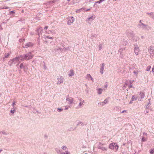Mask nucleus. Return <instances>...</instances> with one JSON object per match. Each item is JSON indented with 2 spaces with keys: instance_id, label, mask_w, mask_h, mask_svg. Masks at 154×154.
<instances>
[{
  "instance_id": "f257e3e1",
  "label": "nucleus",
  "mask_w": 154,
  "mask_h": 154,
  "mask_svg": "<svg viewBox=\"0 0 154 154\" xmlns=\"http://www.w3.org/2000/svg\"><path fill=\"white\" fill-rule=\"evenodd\" d=\"M32 56L30 53L28 55H26L24 57H18L15 58L13 59L11 61H9V64L11 65L13 63H15L16 62H18L20 63L21 61L26 60H28L29 59H31L32 57Z\"/></svg>"
},
{
  "instance_id": "f03ea898",
  "label": "nucleus",
  "mask_w": 154,
  "mask_h": 154,
  "mask_svg": "<svg viewBox=\"0 0 154 154\" xmlns=\"http://www.w3.org/2000/svg\"><path fill=\"white\" fill-rule=\"evenodd\" d=\"M109 148L115 151H116L119 148V146L115 143H110L109 146Z\"/></svg>"
},
{
  "instance_id": "7ed1b4c3",
  "label": "nucleus",
  "mask_w": 154,
  "mask_h": 154,
  "mask_svg": "<svg viewBox=\"0 0 154 154\" xmlns=\"http://www.w3.org/2000/svg\"><path fill=\"white\" fill-rule=\"evenodd\" d=\"M75 20L74 18L73 17H69L67 20V24L68 25H70L71 23H73Z\"/></svg>"
},
{
  "instance_id": "20e7f679",
  "label": "nucleus",
  "mask_w": 154,
  "mask_h": 154,
  "mask_svg": "<svg viewBox=\"0 0 154 154\" xmlns=\"http://www.w3.org/2000/svg\"><path fill=\"white\" fill-rule=\"evenodd\" d=\"M149 52L151 55H152L154 54V48L153 46L150 47L149 49Z\"/></svg>"
},
{
  "instance_id": "39448f33",
  "label": "nucleus",
  "mask_w": 154,
  "mask_h": 154,
  "mask_svg": "<svg viewBox=\"0 0 154 154\" xmlns=\"http://www.w3.org/2000/svg\"><path fill=\"white\" fill-rule=\"evenodd\" d=\"M58 81L57 82V84H60L63 82V79L61 77H60V78H58Z\"/></svg>"
},
{
  "instance_id": "423d86ee",
  "label": "nucleus",
  "mask_w": 154,
  "mask_h": 154,
  "mask_svg": "<svg viewBox=\"0 0 154 154\" xmlns=\"http://www.w3.org/2000/svg\"><path fill=\"white\" fill-rule=\"evenodd\" d=\"M32 45L31 43H27L24 45L23 47L24 48H27L29 46H31Z\"/></svg>"
},
{
  "instance_id": "0eeeda50",
  "label": "nucleus",
  "mask_w": 154,
  "mask_h": 154,
  "mask_svg": "<svg viewBox=\"0 0 154 154\" xmlns=\"http://www.w3.org/2000/svg\"><path fill=\"white\" fill-rule=\"evenodd\" d=\"M67 100L70 102V104L72 103L73 101V99L72 98H67Z\"/></svg>"
},
{
  "instance_id": "6e6552de",
  "label": "nucleus",
  "mask_w": 154,
  "mask_h": 154,
  "mask_svg": "<svg viewBox=\"0 0 154 154\" xmlns=\"http://www.w3.org/2000/svg\"><path fill=\"white\" fill-rule=\"evenodd\" d=\"M137 99V96L134 95L132 96L131 100L132 101L136 100Z\"/></svg>"
},
{
  "instance_id": "1a4fd4ad",
  "label": "nucleus",
  "mask_w": 154,
  "mask_h": 154,
  "mask_svg": "<svg viewBox=\"0 0 154 154\" xmlns=\"http://www.w3.org/2000/svg\"><path fill=\"white\" fill-rule=\"evenodd\" d=\"M74 72L73 70H71L70 71V73L69 74V75L70 76H72L74 75Z\"/></svg>"
},
{
  "instance_id": "9d476101",
  "label": "nucleus",
  "mask_w": 154,
  "mask_h": 154,
  "mask_svg": "<svg viewBox=\"0 0 154 154\" xmlns=\"http://www.w3.org/2000/svg\"><path fill=\"white\" fill-rule=\"evenodd\" d=\"M140 95L141 97V98H143L144 97L145 95L144 93L143 92H140Z\"/></svg>"
},
{
  "instance_id": "9b49d317",
  "label": "nucleus",
  "mask_w": 154,
  "mask_h": 154,
  "mask_svg": "<svg viewBox=\"0 0 154 154\" xmlns=\"http://www.w3.org/2000/svg\"><path fill=\"white\" fill-rule=\"evenodd\" d=\"M103 91V90L101 88H99L98 90V93L99 94H101Z\"/></svg>"
},
{
  "instance_id": "f8f14e48",
  "label": "nucleus",
  "mask_w": 154,
  "mask_h": 154,
  "mask_svg": "<svg viewBox=\"0 0 154 154\" xmlns=\"http://www.w3.org/2000/svg\"><path fill=\"white\" fill-rule=\"evenodd\" d=\"M98 105L99 106H102L104 105V103L103 102H101L100 103H98Z\"/></svg>"
},
{
  "instance_id": "ddd939ff",
  "label": "nucleus",
  "mask_w": 154,
  "mask_h": 154,
  "mask_svg": "<svg viewBox=\"0 0 154 154\" xmlns=\"http://www.w3.org/2000/svg\"><path fill=\"white\" fill-rule=\"evenodd\" d=\"M104 68L103 67H101L100 69V72L102 74L103 73V71L104 70Z\"/></svg>"
},
{
  "instance_id": "4468645a",
  "label": "nucleus",
  "mask_w": 154,
  "mask_h": 154,
  "mask_svg": "<svg viewBox=\"0 0 154 154\" xmlns=\"http://www.w3.org/2000/svg\"><path fill=\"white\" fill-rule=\"evenodd\" d=\"M104 104L107 103L108 102V100L107 99H106L104 100V102H103Z\"/></svg>"
},
{
  "instance_id": "2eb2a0df",
  "label": "nucleus",
  "mask_w": 154,
  "mask_h": 154,
  "mask_svg": "<svg viewBox=\"0 0 154 154\" xmlns=\"http://www.w3.org/2000/svg\"><path fill=\"white\" fill-rule=\"evenodd\" d=\"M95 17L93 16H92L90 17H89L88 18V20H90L91 19L92 20H93L94 19Z\"/></svg>"
},
{
  "instance_id": "dca6fc26",
  "label": "nucleus",
  "mask_w": 154,
  "mask_h": 154,
  "mask_svg": "<svg viewBox=\"0 0 154 154\" xmlns=\"http://www.w3.org/2000/svg\"><path fill=\"white\" fill-rule=\"evenodd\" d=\"M142 141H145L146 140V138H145L144 137H143L142 138Z\"/></svg>"
},
{
  "instance_id": "f3484780",
  "label": "nucleus",
  "mask_w": 154,
  "mask_h": 154,
  "mask_svg": "<svg viewBox=\"0 0 154 154\" xmlns=\"http://www.w3.org/2000/svg\"><path fill=\"white\" fill-rule=\"evenodd\" d=\"M150 69V66H148L146 69V70L147 71H149V69Z\"/></svg>"
},
{
  "instance_id": "a211bd4d",
  "label": "nucleus",
  "mask_w": 154,
  "mask_h": 154,
  "mask_svg": "<svg viewBox=\"0 0 154 154\" xmlns=\"http://www.w3.org/2000/svg\"><path fill=\"white\" fill-rule=\"evenodd\" d=\"M133 73H134V74H136V76H137V74H138V71H134V72H133Z\"/></svg>"
},
{
  "instance_id": "6ab92c4d",
  "label": "nucleus",
  "mask_w": 154,
  "mask_h": 154,
  "mask_svg": "<svg viewBox=\"0 0 154 154\" xmlns=\"http://www.w3.org/2000/svg\"><path fill=\"white\" fill-rule=\"evenodd\" d=\"M40 30V31H41L40 32L41 33V31L42 30V27H40L39 28V29H38V30Z\"/></svg>"
},
{
  "instance_id": "aec40b11",
  "label": "nucleus",
  "mask_w": 154,
  "mask_h": 154,
  "mask_svg": "<svg viewBox=\"0 0 154 154\" xmlns=\"http://www.w3.org/2000/svg\"><path fill=\"white\" fill-rule=\"evenodd\" d=\"M67 147L65 146H63L62 147V149L63 150H65L66 149Z\"/></svg>"
},
{
  "instance_id": "412c9836",
  "label": "nucleus",
  "mask_w": 154,
  "mask_h": 154,
  "mask_svg": "<svg viewBox=\"0 0 154 154\" xmlns=\"http://www.w3.org/2000/svg\"><path fill=\"white\" fill-rule=\"evenodd\" d=\"M23 63H21V64H20V68H23Z\"/></svg>"
},
{
  "instance_id": "4be33fe9",
  "label": "nucleus",
  "mask_w": 154,
  "mask_h": 154,
  "mask_svg": "<svg viewBox=\"0 0 154 154\" xmlns=\"http://www.w3.org/2000/svg\"><path fill=\"white\" fill-rule=\"evenodd\" d=\"M9 56V54H5V57H8Z\"/></svg>"
},
{
  "instance_id": "5701e85b",
  "label": "nucleus",
  "mask_w": 154,
  "mask_h": 154,
  "mask_svg": "<svg viewBox=\"0 0 154 154\" xmlns=\"http://www.w3.org/2000/svg\"><path fill=\"white\" fill-rule=\"evenodd\" d=\"M15 111V110L14 109L13 110H11V113H14V112Z\"/></svg>"
},
{
  "instance_id": "b1692460",
  "label": "nucleus",
  "mask_w": 154,
  "mask_h": 154,
  "mask_svg": "<svg viewBox=\"0 0 154 154\" xmlns=\"http://www.w3.org/2000/svg\"><path fill=\"white\" fill-rule=\"evenodd\" d=\"M46 38H49L50 39H52V37H48V36H47V37Z\"/></svg>"
},
{
  "instance_id": "393cba45",
  "label": "nucleus",
  "mask_w": 154,
  "mask_h": 154,
  "mask_svg": "<svg viewBox=\"0 0 154 154\" xmlns=\"http://www.w3.org/2000/svg\"><path fill=\"white\" fill-rule=\"evenodd\" d=\"M107 86H108V85H107V83H106V84H105V88H107Z\"/></svg>"
},
{
  "instance_id": "a878e982",
  "label": "nucleus",
  "mask_w": 154,
  "mask_h": 154,
  "mask_svg": "<svg viewBox=\"0 0 154 154\" xmlns=\"http://www.w3.org/2000/svg\"><path fill=\"white\" fill-rule=\"evenodd\" d=\"M96 2L97 3H100L101 2L100 1V0L99 1H98L97 2Z\"/></svg>"
},
{
  "instance_id": "bb28decb",
  "label": "nucleus",
  "mask_w": 154,
  "mask_h": 154,
  "mask_svg": "<svg viewBox=\"0 0 154 154\" xmlns=\"http://www.w3.org/2000/svg\"><path fill=\"white\" fill-rule=\"evenodd\" d=\"M48 28V26H45V28H44V29L45 30H47Z\"/></svg>"
},
{
  "instance_id": "cd10ccee",
  "label": "nucleus",
  "mask_w": 154,
  "mask_h": 154,
  "mask_svg": "<svg viewBox=\"0 0 154 154\" xmlns=\"http://www.w3.org/2000/svg\"><path fill=\"white\" fill-rule=\"evenodd\" d=\"M88 75H89V76L90 77V78H91V79L92 80H93V79H92V77H91V76L89 74H88Z\"/></svg>"
},
{
  "instance_id": "c85d7f7f",
  "label": "nucleus",
  "mask_w": 154,
  "mask_h": 154,
  "mask_svg": "<svg viewBox=\"0 0 154 154\" xmlns=\"http://www.w3.org/2000/svg\"><path fill=\"white\" fill-rule=\"evenodd\" d=\"M104 63H103L102 65V66L101 67H103L104 68Z\"/></svg>"
},
{
  "instance_id": "c756f323",
  "label": "nucleus",
  "mask_w": 154,
  "mask_h": 154,
  "mask_svg": "<svg viewBox=\"0 0 154 154\" xmlns=\"http://www.w3.org/2000/svg\"><path fill=\"white\" fill-rule=\"evenodd\" d=\"M57 110H60V111L62 110V109H59V108L57 109Z\"/></svg>"
},
{
  "instance_id": "7c9ffc66",
  "label": "nucleus",
  "mask_w": 154,
  "mask_h": 154,
  "mask_svg": "<svg viewBox=\"0 0 154 154\" xmlns=\"http://www.w3.org/2000/svg\"><path fill=\"white\" fill-rule=\"evenodd\" d=\"M126 112V110H124L123 111H122V113H124V112Z\"/></svg>"
},
{
  "instance_id": "2f4dec72",
  "label": "nucleus",
  "mask_w": 154,
  "mask_h": 154,
  "mask_svg": "<svg viewBox=\"0 0 154 154\" xmlns=\"http://www.w3.org/2000/svg\"><path fill=\"white\" fill-rule=\"evenodd\" d=\"M15 105V102H14L13 104H12V105L13 106H14V105Z\"/></svg>"
},
{
  "instance_id": "473e14b6",
  "label": "nucleus",
  "mask_w": 154,
  "mask_h": 154,
  "mask_svg": "<svg viewBox=\"0 0 154 154\" xmlns=\"http://www.w3.org/2000/svg\"><path fill=\"white\" fill-rule=\"evenodd\" d=\"M66 153L67 154H70L69 152H68V151L66 152Z\"/></svg>"
},
{
  "instance_id": "72a5a7b5",
  "label": "nucleus",
  "mask_w": 154,
  "mask_h": 154,
  "mask_svg": "<svg viewBox=\"0 0 154 154\" xmlns=\"http://www.w3.org/2000/svg\"><path fill=\"white\" fill-rule=\"evenodd\" d=\"M90 9H87V10H86V11H88L89 10H90Z\"/></svg>"
},
{
  "instance_id": "f704fd0d",
  "label": "nucleus",
  "mask_w": 154,
  "mask_h": 154,
  "mask_svg": "<svg viewBox=\"0 0 154 154\" xmlns=\"http://www.w3.org/2000/svg\"><path fill=\"white\" fill-rule=\"evenodd\" d=\"M136 49L135 50H134V52L136 54Z\"/></svg>"
},
{
  "instance_id": "c9c22d12",
  "label": "nucleus",
  "mask_w": 154,
  "mask_h": 154,
  "mask_svg": "<svg viewBox=\"0 0 154 154\" xmlns=\"http://www.w3.org/2000/svg\"><path fill=\"white\" fill-rule=\"evenodd\" d=\"M101 2H102L103 1H104L105 0H100Z\"/></svg>"
},
{
  "instance_id": "e433bc0d",
  "label": "nucleus",
  "mask_w": 154,
  "mask_h": 154,
  "mask_svg": "<svg viewBox=\"0 0 154 154\" xmlns=\"http://www.w3.org/2000/svg\"><path fill=\"white\" fill-rule=\"evenodd\" d=\"M11 12L12 13H14V12L13 11H12Z\"/></svg>"
},
{
  "instance_id": "4c0bfd02",
  "label": "nucleus",
  "mask_w": 154,
  "mask_h": 154,
  "mask_svg": "<svg viewBox=\"0 0 154 154\" xmlns=\"http://www.w3.org/2000/svg\"><path fill=\"white\" fill-rule=\"evenodd\" d=\"M151 153H153V151H151Z\"/></svg>"
},
{
  "instance_id": "58836bf2",
  "label": "nucleus",
  "mask_w": 154,
  "mask_h": 154,
  "mask_svg": "<svg viewBox=\"0 0 154 154\" xmlns=\"http://www.w3.org/2000/svg\"><path fill=\"white\" fill-rule=\"evenodd\" d=\"M146 135V134H143V135Z\"/></svg>"
},
{
  "instance_id": "ea45409f",
  "label": "nucleus",
  "mask_w": 154,
  "mask_h": 154,
  "mask_svg": "<svg viewBox=\"0 0 154 154\" xmlns=\"http://www.w3.org/2000/svg\"><path fill=\"white\" fill-rule=\"evenodd\" d=\"M153 69H154V68H153V67L152 68V71L153 70Z\"/></svg>"
},
{
  "instance_id": "a19ab883",
  "label": "nucleus",
  "mask_w": 154,
  "mask_h": 154,
  "mask_svg": "<svg viewBox=\"0 0 154 154\" xmlns=\"http://www.w3.org/2000/svg\"><path fill=\"white\" fill-rule=\"evenodd\" d=\"M84 9V8H81V9Z\"/></svg>"
},
{
  "instance_id": "79ce46f5",
  "label": "nucleus",
  "mask_w": 154,
  "mask_h": 154,
  "mask_svg": "<svg viewBox=\"0 0 154 154\" xmlns=\"http://www.w3.org/2000/svg\"><path fill=\"white\" fill-rule=\"evenodd\" d=\"M67 1H70V0H67Z\"/></svg>"
}]
</instances>
